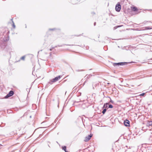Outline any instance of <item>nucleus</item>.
Listing matches in <instances>:
<instances>
[{"instance_id":"obj_1","label":"nucleus","mask_w":152,"mask_h":152,"mask_svg":"<svg viewBox=\"0 0 152 152\" xmlns=\"http://www.w3.org/2000/svg\"><path fill=\"white\" fill-rule=\"evenodd\" d=\"M61 77L62 76L59 75L57 77H56L55 78L51 80L50 82H49L50 83L52 84V83H54L56 82L59 80Z\"/></svg>"},{"instance_id":"obj_2","label":"nucleus","mask_w":152,"mask_h":152,"mask_svg":"<svg viewBox=\"0 0 152 152\" xmlns=\"http://www.w3.org/2000/svg\"><path fill=\"white\" fill-rule=\"evenodd\" d=\"M127 62H119L118 63H113V66H119L121 65H125L126 64H127Z\"/></svg>"},{"instance_id":"obj_3","label":"nucleus","mask_w":152,"mask_h":152,"mask_svg":"<svg viewBox=\"0 0 152 152\" xmlns=\"http://www.w3.org/2000/svg\"><path fill=\"white\" fill-rule=\"evenodd\" d=\"M115 10L118 12L120 11L121 9V6L120 4L118 3L116 5L115 7Z\"/></svg>"},{"instance_id":"obj_4","label":"nucleus","mask_w":152,"mask_h":152,"mask_svg":"<svg viewBox=\"0 0 152 152\" xmlns=\"http://www.w3.org/2000/svg\"><path fill=\"white\" fill-rule=\"evenodd\" d=\"M14 92L12 91H10L8 94L5 96V98L7 99L8 98L12 96L14 94Z\"/></svg>"},{"instance_id":"obj_5","label":"nucleus","mask_w":152,"mask_h":152,"mask_svg":"<svg viewBox=\"0 0 152 152\" xmlns=\"http://www.w3.org/2000/svg\"><path fill=\"white\" fill-rule=\"evenodd\" d=\"M92 136V134H90L89 135H88V136H86L84 140V141L85 142H87L89 140H90V139L91 138V137Z\"/></svg>"},{"instance_id":"obj_6","label":"nucleus","mask_w":152,"mask_h":152,"mask_svg":"<svg viewBox=\"0 0 152 152\" xmlns=\"http://www.w3.org/2000/svg\"><path fill=\"white\" fill-rule=\"evenodd\" d=\"M124 125L126 126H129L130 125L129 121L127 119H126L124 121Z\"/></svg>"},{"instance_id":"obj_7","label":"nucleus","mask_w":152,"mask_h":152,"mask_svg":"<svg viewBox=\"0 0 152 152\" xmlns=\"http://www.w3.org/2000/svg\"><path fill=\"white\" fill-rule=\"evenodd\" d=\"M152 28L151 27H145L142 28V30H150L152 29Z\"/></svg>"},{"instance_id":"obj_8","label":"nucleus","mask_w":152,"mask_h":152,"mask_svg":"<svg viewBox=\"0 0 152 152\" xmlns=\"http://www.w3.org/2000/svg\"><path fill=\"white\" fill-rule=\"evenodd\" d=\"M152 125V121H148L147 124V126H151Z\"/></svg>"},{"instance_id":"obj_9","label":"nucleus","mask_w":152,"mask_h":152,"mask_svg":"<svg viewBox=\"0 0 152 152\" xmlns=\"http://www.w3.org/2000/svg\"><path fill=\"white\" fill-rule=\"evenodd\" d=\"M98 85V84L97 83H93L92 84L93 88L94 89V87H96Z\"/></svg>"},{"instance_id":"obj_10","label":"nucleus","mask_w":152,"mask_h":152,"mask_svg":"<svg viewBox=\"0 0 152 152\" xmlns=\"http://www.w3.org/2000/svg\"><path fill=\"white\" fill-rule=\"evenodd\" d=\"M108 104V103H105L103 105V106L102 107L103 109L104 108H107V105Z\"/></svg>"},{"instance_id":"obj_11","label":"nucleus","mask_w":152,"mask_h":152,"mask_svg":"<svg viewBox=\"0 0 152 152\" xmlns=\"http://www.w3.org/2000/svg\"><path fill=\"white\" fill-rule=\"evenodd\" d=\"M132 10L134 11H137V8H136V7H132Z\"/></svg>"},{"instance_id":"obj_12","label":"nucleus","mask_w":152,"mask_h":152,"mask_svg":"<svg viewBox=\"0 0 152 152\" xmlns=\"http://www.w3.org/2000/svg\"><path fill=\"white\" fill-rule=\"evenodd\" d=\"M66 146H64L62 147V149L65 151V152H69L66 150Z\"/></svg>"},{"instance_id":"obj_13","label":"nucleus","mask_w":152,"mask_h":152,"mask_svg":"<svg viewBox=\"0 0 152 152\" xmlns=\"http://www.w3.org/2000/svg\"><path fill=\"white\" fill-rule=\"evenodd\" d=\"M106 110H106V108H104L103 110V111H102V113L103 114H104L105 113V112H106Z\"/></svg>"},{"instance_id":"obj_14","label":"nucleus","mask_w":152,"mask_h":152,"mask_svg":"<svg viewBox=\"0 0 152 152\" xmlns=\"http://www.w3.org/2000/svg\"><path fill=\"white\" fill-rule=\"evenodd\" d=\"M25 58V56H23L20 58V59L22 60H24Z\"/></svg>"},{"instance_id":"obj_15","label":"nucleus","mask_w":152,"mask_h":152,"mask_svg":"<svg viewBox=\"0 0 152 152\" xmlns=\"http://www.w3.org/2000/svg\"><path fill=\"white\" fill-rule=\"evenodd\" d=\"M90 77V76L89 75H87L85 76V77H86V78L88 79Z\"/></svg>"},{"instance_id":"obj_16","label":"nucleus","mask_w":152,"mask_h":152,"mask_svg":"<svg viewBox=\"0 0 152 152\" xmlns=\"http://www.w3.org/2000/svg\"><path fill=\"white\" fill-rule=\"evenodd\" d=\"M108 107L109 108H112L113 107V106L112 104H109V105Z\"/></svg>"},{"instance_id":"obj_17","label":"nucleus","mask_w":152,"mask_h":152,"mask_svg":"<svg viewBox=\"0 0 152 152\" xmlns=\"http://www.w3.org/2000/svg\"><path fill=\"white\" fill-rule=\"evenodd\" d=\"M145 93H142L141 94H140L139 96H143L145 94Z\"/></svg>"},{"instance_id":"obj_18","label":"nucleus","mask_w":152,"mask_h":152,"mask_svg":"<svg viewBox=\"0 0 152 152\" xmlns=\"http://www.w3.org/2000/svg\"><path fill=\"white\" fill-rule=\"evenodd\" d=\"M76 71L77 72H79V71H83V70H79V69H78V70H76Z\"/></svg>"},{"instance_id":"obj_19","label":"nucleus","mask_w":152,"mask_h":152,"mask_svg":"<svg viewBox=\"0 0 152 152\" xmlns=\"http://www.w3.org/2000/svg\"><path fill=\"white\" fill-rule=\"evenodd\" d=\"M117 28V26H115L114 27V28H113V29H114V30H115V29H116V28Z\"/></svg>"},{"instance_id":"obj_20","label":"nucleus","mask_w":152,"mask_h":152,"mask_svg":"<svg viewBox=\"0 0 152 152\" xmlns=\"http://www.w3.org/2000/svg\"><path fill=\"white\" fill-rule=\"evenodd\" d=\"M12 22H13V21H12ZM13 27L14 28H15V26L14 23H13Z\"/></svg>"},{"instance_id":"obj_21","label":"nucleus","mask_w":152,"mask_h":152,"mask_svg":"<svg viewBox=\"0 0 152 152\" xmlns=\"http://www.w3.org/2000/svg\"><path fill=\"white\" fill-rule=\"evenodd\" d=\"M110 102H111V103H113L114 102H113V101L112 100L110 99Z\"/></svg>"},{"instance_id":"obj_22","label":"nucleus","mask_w":152,"mask_h":152,"mask_svg":"<svg viewBox=\"0 0 152 152\" xmlns=\"http://www.w3.org/2000/svg\"><path fill=\"white\" fill-rule=\"evenodd\" d=\"M87 80H86L84 83L83 85H84L86 82Z\"/></svg>"},{"instance_id":"obj_23","label":"nucleus","mask_w":152,"mask_h":152,"mask_svg":"<svg viewBox=\"0 0 152 152\" xmlns=\"http://www.w3.org/2000/svg\"><path fill=\"white\" fill-rule=\"evenodd\" d=\"M2 146V145H1V144H0V149L1 148Z\"/></svg>"},{"instance_id":"obj_24","label":"nucleus","mask_w":152,"mask_h":152,"mask_svg":"<svg viewBox=\"0 0 152 152\" xmlns=\"http://www.w3.org/2000/svg\"><path fill=\"white\" fill-rule=\"evenodd\" d=\"M53 48H50V50L52 51V49H53Z\"/></svg>"},{"instance_id":"obj_25","label":"nucleus","mask_w":152,"mask_h":152,"mask_svg":"<svg viewBox=\"0 0 152 152\" xmlns=\"http://www.w3.org/2000/svg\"><path fill=\"white\" fill-rule=\"evenodd\" d=\"M117 26V28H118V27H121L122 26Z\"/></svg>"},{"instance_id":"obj_26","label":"nucleus","mask_w":152,"mask_h":152,"mask_svg":"<svg viewBox=\"0 0 152 152\" xmlns=\"http://www.w3.org/2000/svg\"><path fill=\"white\" fill-rule=\"evenodd\" d=\"M51 55H52V53H51H51H50V56H51Z\"/></svg>"},{"instance_id":"obj_27","label":"nucleus","mask_w":152,"mask_h":152,"mask_svg":"<svg viewBox=\"0 0 152 152\" xmlns=\"http://www.w3.org/2000/svg\"><path fill=\"white\" fill-rule=\"evenodd\" d=\"M96 25V22H94V26H95Z\"/></svg>"},{"instance_id":"obj_28","label":"nucleus","mask_w":152,"mask_h":152,"mask_svg":"<svg viewBox=\"0 0 152 152\" xmlns=\"http://www.w3.org/2000/svg\"><path fill=\"white\" fill-rule=\"evenodd\" d=\"M49 30H53V29H50Z\"/></svg>"},{"instance_id":"obj_29","label":"nucleus","mask_w":152,"mask_h":152,"mask_svg":"<svg viewBox=\"0 0 152 152\" xmlns=\"http://www.w3.org/2000/svg\"><path fill=\"white\" fill-rule=\"evenodd\" d=\"M126 147H127V148H128L127 146H126Z\"/></svg>"},{"instance_id":"obj_30","label":"nucleus","mask_w":152,"mask_h":152,"mask_svg":"<svg viewBox=\"0 0 152 152\" xmlns=\"http://www.w3.org/2000/svg\"><path fill=\"white\" fill-rule=\"evenodd\" d=\"M30 118H31V116H30Z\"/></svg>"}]
</instances>
